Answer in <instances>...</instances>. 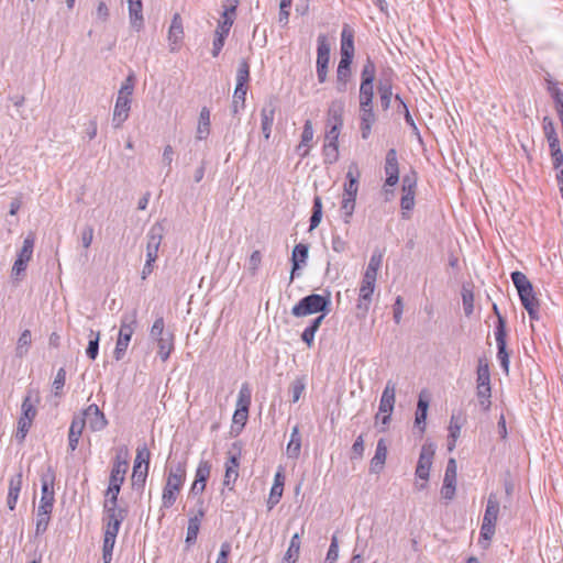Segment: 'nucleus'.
<instances>
[{
    "label": "nucleus",
    "instance_id": "obj_7",
    "mask_svg": "<svg viewBox=\"0 0 563 563\" xmlns=\"http://www.w3.org/2000/svg\"><path fill=\"white\" fill-rule=\"evenodd\" d=\"M376 279V277H372L371 275H363L356 305L358 316L362 318H364L369 310Z\"/></svg>",
    "mask_w": 563,
    "mask_h": 563
},
{
    "label": "nucleus",
    "instance_id": "obj_29",
    "mask_svg": "<svg viewBox=\"0 0 563 563\" xmlns=\"http://www.w3.org/2000/svg\"><path fill=\"white\" fill-rule=\"evenodd\" d=\"M387 457V444L384 439H379L376 445V451L371 460V472L378 474L386 462Z\"/></svg>",
    "mask_w": 563,
    "mask_h": 563
},
{
    "label": "nucleus",
    "instance_id": "obj_45",
    "mask_svg": "<svg viewBox=\"0 0 563 563\" xmlns=\"http://www.w3.org/2000/svg\"><path fill=\"white\" fill-rule=\"evenodd\" d=\"M299 550H300V534L295 533L291 537L288 550L284 556V561L295 563L296 560L298 559Z\"/></svg>",
    "mask_w": 563,
    "mask_h": 563
},
{
    "label": "nucleus",
    "instance_id": "obj_63",
    "mask_svg": "<svg viewBox=\"0 0 563 563\" xmlns=\"http://www.w3.org/2000/svg\"><path fill=\"white\" fill-rule=\"evenodd\" d=\"M339 559V540L334 534L331 538V543L327 552V556L324 559V563H336Z\"/></svg>",
    "mask_w": 563,
    "mask_h": 563
},
{
    "label": "nucleus",
    "instance_id": "obj_8",
    "mask_svg": "<svg viewBox=\"0 0 563 563\" xmlns=\"http://www.w3.org/2000/svg\"><path fill=\"white\" fill-rule=\"evenodd\" d=\"M330 60V44L327 35L320 34L318 36L317 47V77L320 84H323L328 77V65Z\"/></svg>",
    "mask_w": 563,
    "mask_h": 563
},
{
    "label": "nucleus",
    "instance_id": "obj_48",
    "mask_svg": "<svg viewBox=\"0 0 563 563\" xmlns=\"http://www.w3.org/2000/svg\"><path fill=\"white\" fill-rule=\"evenodd\" d=\"M476 394L478 397L479 405L484 410H487L490 407V385H476Z\"/></svg>",
    "mask_w": 563,
    "mask_h": 563
},
{
    "label": "nucleus",
    "instance_id": "obj_44",
    "mask_svg": "<svg viewBox=\"0 0 563 563\" xmlns=\"http://www.w3.org/2000/svg\"><path fill=\"white\" fill-rule=\"evenodd\" d=\"M250 80V65L247 60H241L236 71V86L242 89H247V82Z\"/></svg>",
    "mask_w": 563,
    "mask_h": 563
},
{
    "label": "nucleus",
    "instance_id": "obj_54",
    "mask_svg": "<svg viewBox=\"0 0 563 563\" xmlns=\"http://www.w3.org/2000/svg\"><path fill=\"white\" fill-rule=\"evenodd\" d=\"M51 514H52V511L37 509L36 528H35L36 534H42L46 531L49 520H51Z\"/></svg>",
    "mask_w": 563,
    "mask_h": 563
},
{
    "label": "nucleus",
    "instance_id": "obj_32",
    "mask_svg": "<svg viewBox=\"0 0 563 563\" xmlns=\"http://www.w3.org/2000/svg\"><path fill=\"white\" fill-rule=\"evenodd\" d=\"M203 516L205 510L202 507H200L197 514L189 518L186 534V543L188 545L194 544L196 542L200 529L201 519L203 518Z\"/></svg>",
    "mask_w": 563,
    "mask_h": 563
},
{
    "label": "nucleus",
    "instance_id": "obj_61",
    "mask_svg": "<svg viewBox=\"0 0 563 563\" xmlns=\"http://www.w3.org/2000/svg\"><path fill=\"white\" fill-rule=\"evenodd\" d=\"M247 89H242L240 87H235L233 101H232V111L233 113H238L245 106V97Z\"/></svg>",
    "mask_w": 563,
    "mask_h": 563
},
{
    "label": "nucleus",
    "instance_id": "obj_35",
    "mask_svg": "<svg viewBox=\"0 0 563 563\" xmlns=\"http://www.w3.org/2000/svg\"><path fill=\"white\" fill-rule=\"evenodd\" d=\"M301 450V435L299 427L295 426L290 433V440L286 448V453L289 459L297 460L300 455Z\"/></svg>",
    "mask_w": 563,
    "mask_h": 563
},
{
    "label": "nucleus",
    "instance_id": "obj_56",
    "mask_svg": "<svg viewBox=\"0 0 563 563\" xmlns=\"http://www.w3.org/2000/svg\"><path fill=\"white\" fill-rule=\"evenodd\" d=\"M168 333H170V331L165 330L164 318L163 317L156 318V320L154 321V323L151 328V331H150L151 338L154 341H157L159 338H163V336L167 335Z\"/></svg>",
    "mask_w": 563,
    "mask_h": 563
},
{
    "label": "nucleus",
    "instance_id": "obj_11",
    "mask_svg": "<svg viewBox=\"0 0 563 563\" xmlns=\"http://www.w3.org/2000/svg\"><path fill=\"white\" fill-rule=\"evenodd\" d=\"M129 449L126 445H121L115 450V457L110 474V481L123 483L125 474L129 468Z\"/></svg>",
    "mask_w": 563,
    "mask_h": 563
},
{
    "label": "nucleus",
    "instance_id": "obj_14",
    "mask_svg": "<svg viewBox=\"0 0 563 563\" xmlns=\"http://www.w3.org/2000/svg\"><path fill=\"white\" fill-rule=\"evenodd\" d=\"M164 227L161 223H154L147 234V243H146V258L148 260H157L158 250L163 240Z\"/></svg>",
    "mask_w": 563,
    "mask_h": 563
},
{
    "label": "nucleus",
    "instance_id": "obj_41",
    "mask_svg": "<svg viewBox=\"0 0 563 563\" xmlns=\"http://www.w3.org/2000/svg\"><path fill=\"white\" fill-rule=\"evenodd\" d=\"M238 468H239L238 457L234 455L230 456L229 461L225 464V474H224V479H223V484L225 486H230L231 483H234L236 481V478L239 476Z\"/></svg>",
    "mask_w": 563,
    "mask_h": 563
},
{
    "label": "nucleus",
    "instance_id": "obj_64",
    "mask_svg": "<svg viewBox=\"0 0 563 563\" xmlns=\"http://www.w3.org/2000/svg\"><path fill=\"white\" fill-rule=\"evenodd\" d=\"M552 99L555 103V110L558 113V117L562 124V131H563V91L561 89H554L552 91Z\"/></svg>",
    "mask_w": 563,
    "mask_h": 563
},
{
    "label": "nucleus",
    "instance_id": "obj_60",
    "mask_svg": "<svg viewBox=\"0 0 563 563\" xmlns=\"http://www.w3.org/2000/svg\"><path fill=\"white\" fill-rule=\"evenodd\" d=\"M150 459H151V452L147 449V446L144 444L142 446H139L136 449V456L134 460V465L144 466L146 470L150 467Z\"/></svg>",
    "mask_w": 563,
    "mask_h": 563
},
{
    "label": "nucleus",
    "instance_id": "obj_5",
    "mask_svg": "<svg viewBox=\"0 0 563 563\" xmlns=\"http://www.w3.org/2000/svg\"><path fill=\"white\" fill-rule=\"evenodd\" d=\"M35 239L32 233L27 234L23 240V245L21 250L18 252L16 260L12 266L11 276L20 280L24 272L27 267V263L32 260L33 250H34Z\"/></svg>",
    "mask_w": 563,
    "mask_h": 563
},
{
    "label": "nucleus",
    "instance_id": "obj_30",
    "mask_svg": "<svg viewBox=\"0 0 563 563\" xmlns=\"http://www.w3.org/2000/svg\"><path fill=\"white\" fill-rule=\"evenodd\" d=\"M360 173L355 164L351 165L346 173L347 181L344 184L343 197L356 198L358 191Z\"/></svg>",
    "mask_w": 563,
    "mask_h": 563
},
{
    "label": "nucleus",
    "instance_id": "obj_24",
    "mask_svg": "<svg viewBox=\"0 0 563 563\" xmlns=\"http://www.w3.org/2000/svg\"><path fill=\"white\" fill-rule=\"evenodd\" d=\"M309 247L307 244H296L291 254V274L290 283L295 279L296 272L300 268L301 264H305L308 258Z\"/></svg>",
    "mask_w": 563,
    "mask_h": 563
},
{
    "label": "nucleus",
    "instance_id": "obj_46",
    "mask_svg": "<svg viewBox=\"0 0 563 563\" xmlns=\"http://www.w3.org/2000/svg\"><path fill=\"white\" fill-rule=\"evenodd\" d=\"M490 385V373H489V366L488 363L479 358L478 360V366H477V377H476V385Z\"/></svg>",
    "mask_w": 563,
    "mask_h": 563
},
{
    "label": "nucleus",
    "instance_id": "obj_20",
    "mask_svg": "<svg viewBox=\"0 0 563 563\" xmlns=\"http://www.w3.org/2000/svg\"><path fill=\"white\" fill-rule=\"evenodd\" d=\"M360 121L362 137L366 140L368 139L372 131V126L376 121L373 104H360Z\"/></svg>",
    "mask_w": 563,
    "mask_h": 563
},
{
    "label": "nucleus",
    "instance_id": "obj_59",
    "mask_svg": "<svg viewBox=\"0 0 563 563\" xmlns=\"http://www.w3.org/2000/svg\"><path fill=\"white\" fill-rule=\"evenodd\" d=\"M456 479L443 478V485L441 487V496L446 500H452L455 496Z\"/></svg>",
    "mask_w": 563,
    "mask_h": 563
},
{
    "label": "nucleus",
    "instance_id": "obj_27",
    "mask_svg": "<svg viewBox=\"0 0 563 563\" xmlns=\"http://www.w3.org/2000/svg\"><path fill=\"white\" fill-rule=\"evenodd\" d=\"M354 34L349 25H344L341 32V58L353 59Z\"/></svg>",
    "mask_w": 563,
    "mask_h": 563
},
{
    "label": "nucleus",
    "instance_id": "obj_6",
    "mask_svg": "<svg viewBox=\"0 0 563 563\" xmlns=\"http://www.w3.org/2000/svg\"><path fill=\"white\" fill-rule=\"evenodd\" d=\"M55 472L48 467L41 476V499L37 509L52 511L55 501Z\"/></svg>",
    "mask_w": 563,
    "mask_h": 563
},
{
    "label": "nucleus",
    "instance_id": "obj_37",
    "mask_svg": "<svg viewBox=\"0 0 563 563\" xmlns=\"http://www.w3.org/2000/svg\"><path fill=\"white\" fill-rule=\"evenodd\" d=\"M157 344V354L163 362L167 361L170 356V353L174 350V333L170 332L167 335L159 338L155 341Z\"/></svg>",
    "mask_w": 563,
    "mask_h": 563
},
{
    "label": "nucleus",
    "instance_id": "obj_23",
    "mask_svg": "<svg viewBox=\"0 0 563 563\" xmlns=\"http://www.w3.org/2000/svg\"><path fill=\"white\" fill-rule=\"evenodd\" d=\"M40 401L38 391L36 389H29L26 396L23 399L21 406V417L29 418L30 420H34L36 416V405Z\"/></svg>",
    "mask_w": 563,
    "mask_h": 563
},
{
    "label": "nucleus",
    "instance_id": "obj_43",
    "mask_svg": "<svg viewBox=\"0 0 563 563\" xmlns=\"http://www.w3.org/2000/svg\"><path fill=\"white\" fill-rule=\"evenodd\" d=\"M118 534L104 533L103 547H102V559L104 563H111L113 548Z\"/></svg>",
    "mask_w": 563,
    "mask_h": 563
},
{
    "label": "nucleus",
    "instance_id": "obj_42",
    "mask_svg": "<svg viewBox=\"0 0 563 563\" xmlns=\"http://www.w3.org/2000/svg\"><path fill=\"white\" fill-rule=\"evenodd\" d=\"M32 343V334L30 330H24L16 342L15 355L18 357H23L29 352V349Z\"/></svg>",
    "mask_w": 563,
    "mask_h": 563
},
{
    "label": "nucleus",
    "instance_id": "obj_28",
    "mask_svg": "<svg viewBox=\"0 0 563 563\" xmlns=\"http://www.w3.org/2000/svg\"><path fill=\"white\" fill-rule=\"evenodd\" d=\"M343 111L344 103L340 100H334L330 103L327 113V126L335 125L343 126Z\"/></svg>",
    "mask_w": 563,
    "mask_h": 563
},
{
    "label": "nucleus",
    "instance_id": "obj_57",
    "mask_svg": "<svg viewBox=\"0 0 563 563\" xmlns=\"http://www.w3.org/2000/svg\"><path fill=\"white\" fill-rule=\"evenodd\" d=\"M415 195L416 191H402L400 200L401 213L404 218H408L407 212L411 211L415 207Z\"/></svg>",
    "mask_w": 563,
    "mask_h": 563
},
{
    "label": "nucleus",
    "instance_id": "obj_49",
    "mask_svg": "<svg viewBox=\"0 0 563 563\" xmlns=\"http://www.w3.org/2000/svg\"><path fill=\"white\" fill-rule=\"evenodd\" d=\"M356 198L343 197L341 202V213L344 223H350L355 209Z\"/></svg>",
    "mask_w": 563,
    "mask_h": 563
},
{
    "label": "nucleus",
    "instance_id": "obj_15",
    "mask_svg": "<svg viewBox=\"0 0 563 563\" xmlns=\"http://www.w3.org/2000/svg\"><path fill=\"white\" fill-rule=\"evenodd\" d=\"M79 417L85 418V422L88 421L89 428L93 432L101 431L108 426L104 413L95 404L88 406Z\"/></svg>",
    "mask_w": 563,
    "mask_h": 563
},
{
    "label": "nucleus",
    "instance_id": "obj_51",
    "mask_svg": "<svg viewBox=\"0 0 563 563\" xmlns=\"http://www.w3.org/2000/svg\"><path fill=\"white\" fill-rule=\"evenodd\" d=\"M322 219V200L319 196L313 199L312 214L310 217V231L316 229Z\"/></svg>",
    "mask_w": 563,
    "mask_h": 563
},
{
    "label": "nucleus",
    "instance_id": "obj_26",
    "mask_svg": "<svg viewBox=\"0 0 563 563\" xmlns=\"http://www.w3.org/2000/svg\"><path fill=\"white\" fill-rule=\"evenodd\" d=\"M128 5L131 26L139 32L144 24L142 0H128Z\"/></svg>",
    "mask_w": 563,
    "mask_h": 563
},
{
    "label": "nucleus",
    "instance_id": "obj_9",
    "mask_svg": "<svg viewBox=\"0 0 563 563\" xmlns=\"http://www.w3.org/2000/svg\"><path fill=\"white\" fill-rule=\"evenodd\" d=\"M433 455L434 450L432 445H422L416 467V476L423 482H427L429 479ZM426 486V483L417 484L418 489H424Z\"/></svg>",
    "mask_w": 563,
    "mask_h": 563
},
{
    "label": "nucleus",
    "instance_id": "obj_39",
    "mask_svg": "<svg viewBox=\"0 0 563 563\" xmlns=\"http://www.w3.org/2000/svg\"><path fill=\"white\" fill-rule=\"evenodd\" d=\"M323 319H324V316H323V314H321V316H319V317L314 318V319L311 321L310 325H308V327L303 330V332H302V334H301V339H302V341H303L305 343H307V345H308V346H311V345H312L313 340H314V334H316V332L319 330V328H320V325H321V323H322Z\"/></svg>",
    "mask_w": 563,
    "mask_h": 563
},
{
    "label": "nucleus",
    "instance_id": "obj_47",
    "mask_svg": "<svg viewBox=\"0 0 563 563\" xmlns=\"http://www.w3.org/2000/svg\"><path fill=\"white\" fill-rule=\"evenodd\" d=\"M322 154L324 164H334L339 159V144L324 143Z\"/></svg>",
    "mask_w": 563,
    "mask_h": 563
},
{
    "label": "nucleus",
    "instance_id": "obj_1",
    "mask_svg": "<svg viewBox=\"0 0 563 563\" xmlns=\"http://www.w3.org/2000/svg\"><path fill=\"white\" fill-rule=\"evenodd\" d=\"M186 479V467L178 463L169 467L166 484L162 494V507L170 508L177 499V496Z\"/></svg>",
    "mask_w": 563,
    "mask_h": 563
},
{
    "label": "nucleus",
    "instance_id": "obj_13",
    "mask_svg": "<svg viewBox=\"0 0 563 563\" xmlns=\"http://www.w3.org/2000/svg\"><path fill=\"white\" fill-rule=\"evenodd\" d=\"M239 0H225L223 12L216 30V35L228 36L235 19Z\"/></svg>",
    "mask_w": 563,
    "mask_h": 563
},
{
    "label": "nucleus",
    "instance_id": "obj_31",
    "mask_svg": "<svg viewBox=\"0 0 563 563\" xmlns=\"http://www.w3.org/2000/svg\"><path fill=\"white\" fill-rule=\"evenodd\" d=\"M351 64L352 59L341 58L336 69V89L340 92H344L346 90V84L349 81L351 75Z\"/></svg>",
    "mask_w": 563,
    "mask_h": 563
},
{
    "label": "nucleus",
    "instance_id": "obj_50",
    "mask_svg": "<svg viewBox=\"0 0 563 563\" xmlns=\"http://www.w3.org/2000/svg\"><path fill=\"white\" fill-rule=\"evenodd\" d=\"M99 340L100 333L90 330L89 333V343L86 350V354L90 360H96L99 353Z\"/></svg>",
    "mask_w": 563,
    "mask_h": 563
},
{
    "label": "nucleus",
    "instance_id": "obj_36",
    "mask_svg": "<svg viewBox=\"0 0 563 563\" xmlns=\"http://www.w3.org/2000/svg\"><path fill=\"white\" fill-rule=\"evenodd\" d=\"M542 129L544 136L549 143L550 148L559 147L560 141L554 126V122L550 117H544L542 120Z\"/></svg>",
    "mask_w": 563,
    "mask_h": 563
},
{
    "label": "nucleus",
    "instance_id": "obj_53",
    "mask_svg": "<svg viewBox=\"0 0 563 563\" xmlns=\"http://www.w3.org/2000/svg\"><path fill=\"white\" fill-rule=\"evenodd\" d=\"M373 82H361L360 86V104H373Z\"/></svg>",
    "mask_w": 563,
    "mask_h": 563
},
{
    "label": "nucleus",
    "instance_id": "obj_52",
    "mask_svg": "<svg viewBox=\"0 0 563 563\" xmlns=\"http://www.w3.org/2000/svg\"><path fill=\"white\" fill-rule=\"evenodd\" d=\"M135 87V75L131 71L125 80L122 82L118 96L131 99Z\"/></svg>",
    "mask_w": 563,
    "mask_h": 563
},
{
    "label": "nucleus",
    "instance_id": "obj_17",
    "mask_svg": "<svg viewBox=\"0 0 563 563\" xmlns=\"http://www.w3.org/2000/svg\"><path fill=\"white\" fill-rule=\"evenodd\" d=\"M184 38L183 21L179 13H175L168 29L167 40L170 52H177Z\"/></svg>",
    "mask_w": 563,
    "mask_h": 563
},
{
    "label": "nucleus",
    "instance_id": "obj_55",
    "mask_svg": "<svg viewBox=\"0 0 563 563\" xmlns=\"http://www.w3.org/2000/svg\"><path fill=\"white\" fill-rule=\"evenodd\" d=\"M375 75V64L371 58H367L361 71V82H374Z\"/></svg>",
    "mask_w": 563,
    "mask_h": 563
},
{
    "label": "nucleus",
    "instance_id": "obj_38",
    "mask_svg": "<svg viewBox=\"0 0 563 563\" xmlns=\"http://www.w3.org/2000/svg\"><path fill=\"white\" fill-rule=\"evenodd\" d=\"M210 133V111L203 107L199 114V121L197 126V139L205 140Z\"/></svg>",
    "mask_w": 563,
    "mask_h": 563
},
{
    "label": "nucleus",
    "instance_id": "obj_22",
    "mask_svg": "<svg viewBox=\"0 0 563 563\" xmlns=\"http://www.w3.org/2000/svg\"><path fill=\"white\" fill-rule=\"evenodd\" d=\"M396 386L393 382H387L379 401L378 413L376 419H379L380 413L393 412L395 406Z\"/></svg>",
    "mask_w": 563,
    "mask_h": 563
},
{
    "label": "nucleus",
    "instance_id": "obj_3",
    "mask_svg": "<svg viewBox=\"0 0 563 563\" xmlns=\"http://www.w3.org/2000/svg\"><path fill=\"white\" fill-rule=\"evenodd\" d=\"M136 325V311L131 313H124L121 318L119 335L114 349V357L117 361H120L130 344L131 338L134 333Z\"/></svg>",
    "mask_w": 563,
    "mask_h": 563
},
{
    "label": "nucleus",
    "instance_id": "obj_34",
    "mask_svg": "<svg viewBox=\"0 0 563 563\" xmlns=\"http://www.w3.org/2000/svg\"><path fill=\"white\" fill-rule=\"evenodd\" d=\"M378 95L383 110H388L393 97V85L389 78H382L378 82Z\"/></svg>",
    "mask_w": 563,
    "mask_h": 563
},
{
    "label": "nucleus",
    "instance_id": "obj_58",
    "mask_svg": "<svg viewBox=\"0 0 563 563\" xmlns=\"http://www.w3.org/2000/svg\"><path fill=\"white\" fill-rule=\"evenodd\" d=\"M122 484L123 483L112 482L109 479V486L106 492L107 499L104 503H110V505H118V496L120 494Z\"/></svg>",
    "mask_w": 563,
    "mask_h": 563
},
{
    "label": "nucleus",
    "instance_id": "obj_21",
    "mask_svg": "<svg viewBox=\"0 0 563 563\" xmlns=\"http://www.w3.org/2000/svg\"><path fill=\"white\" fill-rule=\"evenodd\" d=\"M275 112H276V104H275L274 100L267 101L261 110L262 132L266 140H268L271 137Z\"/></svg>",
    "mask_w": 563,
    "mask_h": 563
},
{
    "label": "nucleus",
    "instance_id": "obj_4",
    "mask_svg": "<svg viewBox=\"0 0 563 563\" xmlns=\"http://www.w3.org/2000/svg\"><path fill=\"white\" fill-rule=\"evenodd\" d=\"M330 305L329 298L311 294L299 300L291 309V314L297 318L310 316L318 312H324Z\"/></svg>",
    "mask_w": 563,
    "mask_h": 563
},
{
    "label": "nucleus",
    "instance_id": "obj_62",
    "mask_svg": "<svg viewBox=\"0 0 563 563\" xmlns=\"http://www.w3.org/2000/svg\"><path fill=\"white\" fill-rule=\"evenodd\" d=\"M383 262V255L380 253H374L368 262V265L366 267V271L364 275H371L372 277L377 278L378 269Z\"/></svg>",
    "mask_w": 563,
    "mask_h": 563
},
{
    "label": "nucleus",
    "instance_id": "obj_33",
    "mask_svg": "<svg viewBox=\"0 0 563 563\" xmlns=\"http://www.w3.org/2000/svg\"><path fill=\"white\" fill-rule=\"evenodd\" d=\"M313 135H314V131H313L312 122L310 120H306L303 128H302L300 143L296 147L297 152H300L301 148L306 147L305 152H302L300 154L301 158H305L306 156H308L310 147H311V142L313 140Z\"/></svg>",
    "mask_w": 563,
    "mask_h": 563
},
{
    "label": "nucleus",
    "instance_id": "obj_10",
    "mask_svg": "<svg viewBox=\"0 0 563 563\" xmlns=\"http://www.w3.org/2000/svg\"><path fill=\"white\" fill-rule=\"evenodd\" d=\"M511 280L517 288L522 306H529V303L538 301L533 294L532 284L523 273L519 271L512 272Z\"/></svg>",
    "mask_w": 563,
    "mask_h": 563
},
{
    "label": "nucleus",
    "instance_id": "obj_25",
    "mask_svg": "<svg viewBox=\"0 0 563 563\" xmlns=\"http://www.w3.org/2000/svg\"><path fill=\"white\" fill-rule=\"evenodd\" d=\"M85 428V418H80L79 416L74 417L68 432V449L74 452L79 443V439L82 434V430Z\"/></svg>",
    "mask_w": 563,
    "mask_h": 563
},
{
    "label": "nucleus",
    "instance_id": "obj_12",
    "mask_svg": "<svg viewBox=\"0 0 563 563\" xmlns=\"http://www.w3.org/2000/svg\"><path fill=\"white\" fill-rule=\"evenodd\" d=\"M103 509L106 512L104 533L118 534L120 526L126 516V510L119 508L118 505H110V503H104Z\"/></svg>",
    "mask_w": 563,
    "mask_h": 563
},
{
    "label": "nucleus",
    "instance_id": "obj_19",
    "mask_svg": "<svg viewBox=\"0 0 563 563\" xmlns=\"http://www.w3.org/2000/svg\"><path fill=\"white\" fill-rule=\"evenodd\" d=\"M130 109L131 99L118 96L112 115V124L115 129L121 128L122 124L128 120Z\"/></svg>",
    "mask_w": 563,
    "mask_h": 563
},
{
    "label": "nucleus",
    "instance_id": "obj_18",
    "mask_svg": "<svg viewBox=\"0 0 563 563\" xmlns=\"http://www.w3.org/2000/svg\"><path fill=\"white\" fill-rule=\"evenodd\" d=\"M210 473L211 464L209 463V461H200L196 470V478L190 488L191 494H202V492L206 488V483L210 476Z\"/></svg>",
    "mask_w": 563,
    "mask_h": 563
},
{
    "label": "nucleus",
    "instance_id": "obj_40",
    "mask_svg": "<svg viewBox=\"0 0 563 563\" xmlns=\"http://www.w3.org/2000/svg\"><path fill=\"white\" fill-rule=\"evenodd\" d=\"M252 401V388L247 383H243L238 394L236 409L250 410Z\"/></svg>",
    "mask_w": 563,
    "mask_h": 563
},
{
    "label": "nucleus",
    "instance_id": "obj_16",
    "mask_svg": "<svg viewBox=\"0 0 563 563\" xmlns=\"http://www.w3.org/2000/svg\"><path fill=\"white\" fill-rule=\"evenodd\" d=\"M384 170L386 174L385 186L394 187L399 181L398 157L395 148H390L385 158Z\"/></svg>",
    "mask_w": 563,
    "mask_h": 563
},
{
    "label": "nucleus",
    "instance_id": "obj_2",
    "mask_svg": "<svg viewBox=\"0 0 563 563\" xmlns=\"http://www.w3.org/2000/svg\"><path fill=\"white\" fill-rule=\"evenodd\" d=\"M499 509H500V505H499L497 494L490 493L487 498V504H486L485 512L483 516V521H482L481 532H479V538H481L479 541L481 542L485 541L486 542L485 547H487L489 544V542L492 541V539L495 534Z\"/></svg>",
    "mask_w": 563,
    "mask_h": 563
}]
</instances>
